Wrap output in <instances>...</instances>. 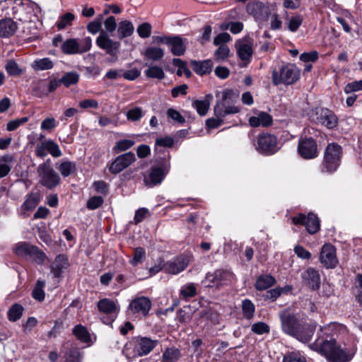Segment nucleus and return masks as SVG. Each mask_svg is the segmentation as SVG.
Here are the masks:
<instances>
[{"label": "nucleus", "mask_w": 362, "mask_h": 362, "mask_svg": "<svg viewBox=\"0 0 362 362\" xmlns=\"http://www.w3.org/2000/svg\"><path fill=\"white\" fill-rule=\"evenodd\" d=\"M69 266V261L65 255H57L51 266V273L53 274L54 278L62 277V274L68 269Z\"/></svg>", "instance_id": "a878e982"}, {"label": "nucleus", "mask_w": 362, "mask_h": 362, "mask_svg": "<svg viewBox=\"0 0 362 362\" xmlns=\"http://www.w3.org/2000/svg\"><path fill=\"white\" fill-rule=\"evenodd\" d=\"M145 259L146 252L144 249L141 247H138L134 249L133 257L129 260V263L133 267H136L139 264L144 262Z\"/></svg>", "instance_id": "8fccbe9b"}, {"label": "nucleus", "mask_w": 362, "mask_h": 362, "mask_svg": "<svg viewBox=\"0 0 362 362\" xmlns=\"http://www.w3.org/2000/svg\"><path fill=\"white\" fill-rule=\"evenodd\" d=\"M342 155L341 147L336 144H329L325 151L323 162L321 166L322 172L332 174L334 173L341 164Z\"/></svg>", "instance_id": "20e7f679"}, {"label": "nucleus", "mask_w": 362, "mask_h": 362, "mask_svg": "<svg viewBox=\"0 0 362 362\" xmlns=\"http://www.w3.org/2000/svg\"><path fill=\"white\" fill-rule=\"evenodd\" d=\"M190 64L193 71L199 76L210 74L213 66V62L210 59L204 61L191 60Z\"/></svg>", "instance_id": "bb28decb"}, {"label": "nucleus", "mask_w": 362, "mask_h": 362, "mask_svg": "<svg viewBox=\"0 0 362 362\" xmlns=\"http://www.w3.org/2000/svg\"><path fill=\"white\" fill-rule=\"evenodd\" d=\"M157 340H152L148 337H139L135 344L134 351L139 356L148 354L157 345Z\"/></svg>", "instance_id": "5701e85b"}, {"label": "nucleus", "mask_w": 362, "mask_h": 362, "mask_svg": "<svg viewBox=\"0 0 362 362\" xmlns=\"http://www.w3.org/2000/svg\"><path fill=\"white\" fill-rule=\"evenodd\" d=\"M74 19L75 16L72 13L67 12L59 17V19L56 23V26L58 30H63L66 27L71 25Z\"/></svg>", "instance_id": "c03bdc74"}, {"label": "nucleus", "mask_w": 362, "mask_h": 362, "mask_svg": "<svg viewBox=\"0 0 362 362\" xmlns=\"http://www.w3.org/2000/svg\"><path fill=\"white\" fill-rule=\"evenodd\" d=\"M272 117L265 112H260L257 116H252L249 119V124L253 127H257L259 126L268 127L272 124Z\"/></svg>", "instance_id": "cd10ccee"}, {"label": "nucleus", "mask_w": 362, "mask_h": 362, "mask_svg": "<svg viewBox=\"0 0 362 362\" xmlns=\"http://www.w3.org/2000/svg\"><path fill=\"white\" fill-rule=\"evenodd\" d=\"M129 136L132 139H120L117 141L113 147V151L115 153H119L131 148L136 143L134 139L139 136V135L131 134Z\"/></svg>", "instance_id": "f704fd0d"}, {"label": "nucleus", "mask_w": 362, "mask_h": 362, "mask_svg": "<svg viewBox=\"0 0 362 362\" xmlns=\"http://www.w3.org/2000/svg\"><path fill=\"white\" fill-rule=\"evenodd\" d=\"M145 75L148 78L163 79L165 77L163 69L158 66H150L146 71Z\"/></svg>", "instance_id": "603ef678"}, {"label": "nucleus", "mask_w": 362, "mask_h": 362, "mask_svg": "<svg viewBox=\"0 0 362 362\" xmlns=\"http://www.w3.org/2000/svg\"><path fill=\"white\" fill-rule=\"evenodd\" d=\"M255 146L258 153L264 156L273 155L279 150L276 136L268 133L259 134Z\"/></svg>", "instance_id": "0eeeda50"}, {"label": "nucleus", "mask_w": 362, "mask_h": 362, "mask_svg": "<svg viewBox=\"0 0 362 362\" xmlns=\"http://www.w3.org/2000/svg\"><path fill=\"white\" fill-rule=\"evenodd\" d=\"M276 283L275 279L271 275L259 276L255 283V288L258 291H263L272 286Z\"/></svg>", "instance_id": "e433bc0d"}, {"label": "nucleus", "mask_w": 362, "mask_h": 362, "mask_svg": "<svg viewBox=\"0 0 362 362\" xmlns=\"http://www.w3.org/2000/svg\"><path fill=\"white\" fill-rule=\"evenodd\" d=\"M11 160L12 158L8 156H4L0 158V178L6 177L11 171V166L6 163Z\"/></svg>", "instance_id": "13d9d810"}, {"label": "nucleus", "mask_w": 362, "mask_h": 362, "mask_svg": "<svg viewBox=\"0 0 362 362\" xmlns=\"http://www.w3.org/2000/svg\"><path fill=\"white\" fill-rule=\"evenodd\" d=\"M40 199L37 194H30L23 203V206L26 210H33L39 203Z\"/></svg>", "instance_id": "052dcab7"}, {"label": "nucleus", "mask_w": 362, "mask_h": 362, "mask_svg": "<svg viewBox=\"0 0 362 362\" xmlns=\"http://www.w3.org/2000/svg\"><path fill=\"white\" fill-rule=\"evenodd\" d=\"M279 319L283 332L293 337L295 330L300 322L288 310H284L279 313Z\"/></svg>", "instance_id": "f8f14e48"}, {"label": "nucleus", "mask_w": 362, "mask_h": 362, "mask_svg": "<svg viewBox=\"0 0 362 362\" xmlns=\"http://www.w3.org/2000/svg\"><path fill=\"white\" fill-rule=\"evenodd\" d=\"M145 57L152 61H159L164 56V50L158 47H149L145 50Z\"/></svg>", "instance_id": "37998d69"}, {"label": "nucleus", "mask_w": 362, "mask_h": 362, "mask_svg": "<svg viewBox=\"0 0 362 362\" xmlns=\"http://www.w3.org/2000/svg\"><path fill=\"white\" fill-rule=\"evenodd\" d=\"M233 273L226 269H218L213 272H208L206 274L203 283L206 284L208 287L216 286L217 288L223 285L229 284L233 279Z\"/></svg>", "instance_id": "1a4fd4ad"}, {"label": "nucleus", "mask_w": 362, "mask_h": 362, "mask_svg": "<svg viewBox=\"0 0 362 362\" xmlns=\"http://www.w3.org/2000/svg\"><path fill=\"white\" fill-rule=\"evenodd\" d=\"M174 143V139L169 136L157 138L154 146L155 158L160 159L165 158V153H168L170 156V152L165 148L173 147Z\"/></svg>", "instance_id": "4be33fe9"}, {"label": "nucleus", "mask_w": 362, "mask_h": 362, "mask_svg": "<svg viewBox=\"0 0 362 362\" xmlns=\"http://www.w3.org/2000/svg\"><path fill=\"white\" fill-rule=\"evenodd\" d=\"M103 203V198L100 196H94L90 197L86 204V206L90 210H95L99 208Z\"/></svg>", "instance_id": "338daca9"}, {"label": "nucleus", "mask_w": 362, "mask_h": 362, "mask_svg": "<svg viewBox=\"0 0 362 362\" xmlns=\"http://www.w3.org/2000/svg\"><path fill=\"white\" fill-rule=\"evenodd\" d=\"M284 19L286 22L288 30L292 33L296 32L303 21L302 15L295 13L289 16L287 11H286Z\"/></svg>", "instance_id": "7c9ffc66"}, {"label": "nucleus", "mask_w": 362, "mask_h": 362, "mask_svg": "<svg viewBox=\"0 0 362 362\" xmlns=\"http://www.w3.org/2000/svg\"><path fill=\"white\" fill-rule=\"evenodd\" d=\"M308 117L311 122L326 127L327 129L334 128L338 123V118L330 110L325 107H317L308 112Z\"/></svg>", "instance_id": "423d86ee"}, {"label": "nucleus", "mask_w": 362, "mask_h": 362, "mask_svg": "<svg viewBox=\"0 0 362 362\" xmlns=\"http://www.w3.org/2000/svg\"><path fill=\"white\" fill-rule=\"evenodd\" d=\"M213 99L211 94L206 95L202 100H195L192 102V107L197 110V113L201 115H205L210 107V103Z\"/></svg>", "instance_id": "c756f323"}, {"label": "nucleus", "mask_w": 362, "mask_h": 362, "mask_svg": "<svg viewBox=\"0 0 362 362\" xmlns=\"http://www.w3.org/2000/svg\"><path fill=\"white\" fill-rule=\"evenodd\" d=\"M18 27L12 19L5 18L0 20V37H9L16 31Z\"/></svg>", "instance_id": "c85d7f7f"}, {"label": "nucleus", "mask_w": 362, "mask_h": 362, "mask_svg": "<svg viewBox=\"0 0 362 362\" xmlns=\"http://www.w3.org/2000/svg\"><path fill=\"white\" fill-rule=\"evenodd\" d=\"M300 76V70L293 64L281 66L279 71L274 70L272 74V82L278 86L284 84L289 86L295 83Z\"/></svg>", "instance_id": "39448f33"}, {"label": "nucleus", "mask_w": 362, "mask_h": 362, "mask_svg": "<svg viewBox=\"0 0 362 362\" xmlns=\"http://www.w3.org/2000/svg\"><path fill=\"white\" fill-rule=\"evenodd\" d=\"M316 323L315 322H300L297 329L295 330L293 337L303 343L309 342L316 329Z\"/></svg>", "instance_id": "412c9836"}, {"label": "nucleus", "mask_w": 362, "mask_h": 362, "mask_svg": "<svg viewBox=\"0 0 362 362\" xmlns=\"http://www.w3.org/2000/svg\"><path fill=\"white\" fill-rule=\"evenodd\" d=\"M50 160L40 164L37 171L40 177V183L47 189H52L56 187L60 182L59 175L49 165Z\"/></svg>", "instance_id": "6e6552de"}, {"label": "nucleus", "mask_w": 362, "mask_h": 362, "mask_svg": "<svg viewBox=\"0 0 362 362\" xmlns=\"http://www.w3.org/2000/svg\"><path fill=\"white\" fill-rule=\"evenodd\" d=\"M73 334L83 343L90 342V335L87 328L81 325H77L73 328Z\"/></svg>", "instance_id": "4c0bfd02"}, {"label": "nucleus", "mask_w": 362, "mask_h": 362, "mask_svg": "<svg viewBox=\"0 0 362 362\" xmlns=\"http://www.w3.org/2000/svg\"><path fill=\"white\" fill-rule=\"evenodd\" d=\"M340 325L336 322H331L327 325L320 327L317 333V338L313 343L323 342L325 344H333L336 342L335 337L337 335Z\"/></svg>", "instance_id": "4468645a"}, {"label": "nucleus", "mask_w": 362, "mask_h": 362, "mask_svg": "<svg viewBox=\"0 0 362 362\" xmlns=\"http://www.w3.org/2000/svg\"><path fill=\"white\" fill-rule=\"evenodd\" d=\"M64 358V362H81L82 354L80 350L76 347H67Z\"/></svg>", "instance_id": "ea45409f"}, {"label": "nucleus", "mask_w": 362, "mask_h": 362, "mask_svg": "<svg viewBox=\"0 0 362 362\" xmlns=\"http://www.w3.org/2000/svg\"><path fill=\"white\" fill-rule=\"evenodd\" d=\"M180 293L183 299L187 300L197 294V288L193 283H189L181 287Z\"/></svg>", "instance_id": "de8ad7c7"}, {"label": "nucleus", "mask_w": 362, "mask_h": 362, "mask_svg": "<svg viewBox=\"0 0 362 362\" xmlns=\"http://www.w3.org/2000/svg\"><path fill=\"white\" fill-rule=\"evenodd\" d=\"M181 356L180 351L177 348H168L162 355L161 362H177Z\"/></svg>", "instance_id": "a19ab883"}, {"label": "nucleus", "mask_w": 362, "mask_h": 362, "mask_svg": "<svg viewBox=\"0 0 362 362\" xmlns=\"http://www.w3.org/2000/svg\"><path fill=\"white\" fill-rule=\"evenodd\" d=\"M238 98V94L233 90L226 89L222 92L221 99L218 100L214 107L216 117H224L230 114H235L240 108L234 105Z\"/></svg>", "instance_id": "7ed1b4c3"}, {"label": "nucleus", "mask_w": 362, "mask_h": 362, "mask_svg": "<svg viewBox=\"0 0 362 362\" xmlns=\"http://www.w3.org/2000/svg\"><path fill=\"white\" fill-rule=\"evenodd\" d=\"M31 67L35 71H47L54 67V63L48 57L37 59L33 62Z\"/></svg>", "instance_id": "72a5a7b5"}, {"label": "nucleus", "mask_w": 362, "mask_h": 362, "mask_svg": "<svg viewBox=\"0 0 362 362\" xmlns=\"http://www.w3.org/2000/svg\"><path fill=\"white\" fill-rule=\"evenodd\" d=\"M144 115V112L140 107H134L126 113L127 119L132 122L139 121Z\"/></svg>", "instance_id": "5fc2aeb1"}, {"label": "nucleus", "mask_w": 362, "mask_h": 362, "mask_svg": "<svg viewBox=\"0 0 362 362\" xmlns=\"http://www.w3.org/2000/svg\"><path fill=\"white\" fill-rule=\"evenodd\" d=\"M45 286V282L41 280H37L35 286L33 290V298L38 301H42L45 299V293L43 290Z\"/></svg>", "instance_id": "3c124183"}, {"label": "nucleus", "mask_w": 362, "mask_h": 362, "mask_svg": "<svg viewBox=\"0 0 362 362\" xmlns=\"http://www.w3.org/2000/svg\"><path fill=\"white\" fill-rule=\"evenodd\" d=\"M46 144L48 153H49L52 156L58 158L62 156V151L60 150L59 145L55 141L52 139H47Z\"/></svg>", "instance_id": "6e6d98bb"}, {"label": "nucleus", "mask_w": 362, "mask_h": 362, "mask_svg": "<svg viewBox=\"0 0 362 362\" xmlns=\"http://www.w3.org/2000/svg\"><path fill=\"white\" fill-rule=\"evenodd\" d=\"M292 223L295 226H305L306 230L310 234H315L320 230V221L317 216L310 213L308 216L304 214H298L292 217Z\"/></svg>", "instance_id": "9d476101"}, {"label": "nucleus", "mask_w": 362, "mask_h": 362, "mask_svg": "<svg viewBox=\"0 0 362 362\" xmlns=\"http://www.w3.org/2000/svg\"><path fill=\"white\" fill-rule=\"evenodd\" d=\"M187 40L181 37L180 35H170L168 46L174 56H182L186 51Z\"/></svg>", "instance_id": "393cba45"}, {"label": "nucleus", "mask_w": 362, "mask_h": 362, "mask_svg": "<svg viewBox=\"0 0 362 362\" xmlns=\"http://www.w3.org/2000/svg\"><path fill=\"white\" fill-rule=\"evenodd\" d=\"M78 45L77 38H69L63 42L61 49L66 54H78Z\"/></svg>", "instance_id": "c9c22d12"}, {"label": "nucleus", "mask_w": 362, "mask_h": 362, "mask_svg": "<svg viewBox=\"0 0 362 362\" xmlns=\"http://www.w3.org/2000/svg\"><path fill=\"white\" fill-rule=\"evenodd\" d=\"M359 90H362V80L349 83L344 87V92L346 94H350L353 92Z\"/></svg>", "instance_id": "774afa93"}, {"label": "nucleus", "mask_w": 362, "mask_h": 362, "mask_svg": "<svg viewBox=\"0 0 362 362\" xmlns=\"http://www.w3.org/2000/svg\"><path fill=\"white\" fill-rule=\"evenodd\" d=\"M221 28L223 30L229 29L233 34H238L243 29V24L241 22H230L223 24Z\"/></svg>", "instance_id": "e2e57ef3"}, {"label": "nucleus", "mask_w": 362, "mask_h": 362, "mask_svg": "<svg viewBox=\"0 0 362 362\" xmlns=\"http://www.w3.org/2000/svg\"><path fill=\"white\" fill-rule=\"evenodd\" d=\"M171 156L165 153V158H155L156 166L151 168L149 174L144 177V183L146 186L153 187L160 185L168 174L170 170Z\"/></svg>", "instance_id": "f03ea898"}, {"label": "nucleus", "mask_w": 362, "mask_h": 362, "mask_svg": "<svg viewBox=\"0 0 362 362\" xmlns=\"http://www.w3.org/2000/svg\"><path fill=\"white\" fill-rule=\"evenodd\" d=\"M151 308V300L145 296H139L130 302L128 306V312L129 314L146 317L148 314Z\"/></svg>", "instance_id": "2eb2a0df"}, {"label": "nucleus", "mask_w": 362, "mask_h": 362, "mask_svg": "<svg viewBox=\"0 0 362 362\" xmlns=\"http://www.w3.org/2000/svg\"><path fill=\"white\" fill-rule=\"evenodd\" d=\"M230 53V49L226 45H221L214 54L215 59L218 62L226 59Z\"/></svg>", "instance_id": "bf43d9fd"}, {"label": "nucleus", "mask_w": 362, "mask_h": 362, "mask_svg": "<svg viewBox=\"0 0 362 362\" xmlns=\"http://www.w3.org/2000/svg\"><path fill=\"white\" fill-rule=\"evenodd\" d=\"M23 307L18 304L14 303L8 310V318L11 322H16L19 320L23 312Z\"/></svg>", "instance_id": "a18cd8bd"}, {"label": "nucleus", "mask_w": 362, "mask_h": 362, "mask_svg": "<svg viewBox=\"0 0 362 362\" xmlns=\"http://www.w3.org/2000/svg\"><path fill=\"white\" fill-rule=\"evenodd\" d=\"M5 69L8 75L18 76L22 74V69L14 60H9L5 65Z\"/></svg>", "instance_id": "864d4df0"}, {"label": "nucleus", "mask_w": 362, "mask_h": 362, "mask_svg": "<svg viewBox=\"0 0 362 362\" xmlns=\"http://www.w3.org/2000/svg\"><path fill=\"white\" fill-rule=\"evenodd\" d=\"M134 30V27L129 21H122L119 22L117 28L118 37L122 40L131 36Z\"/></svg>", "instance_id": "473e14b6"}, {"label": "nucleus", "mask_w": 362, "mask_h": 362, "mask_svg": "<svg viewBox=\"0 0 362 362\" xmlns=\"http://www.w3.org/2000/svg\"><path fill=\"white\" fill-rule=\"evenodd\" d=\"M58 169L62 175L66 177L76 171V165L74 162L64 161L59 165Z\"/></svg>", "instance_id": "09e8293b"}, {"label": "nucleus", "mask_w": 362, "mask_h": 362, "mask_svg": "<svg viewBox=\"0 0 362 362\" xmlns=\"http://www.w3.org/2000/svg\"><path fill=\"white\" fill-rule=\"evenodd\" d=\"M97 306L100 312L108 315L107 321H104L106 325L111 324L117 318L119 312V305L117 301L110 298L100 299Z\"/></svg>", "instance_id": "9b49d317"}, {"label": "nucleus", "mask_w": 362, "mask_h": 362, "mask_svg": "<svg viewBox=\"0 0 362 362\" xmlns=\"http://www.w3.org/2000/svg\"><path fill=\"white\" fill-rule=\"evenodd\" d=\"M303 283L312 291H317L320 288L321 278L319 271L308 267L301 273Z\"/></svg>", "instance_id": "aec40b11"}, {"label": "nucleus", "mask_w": 362, "mask_h": 362, "mask_svg": "<svg viewBox=\"0 0 362 362\" xmlns=\"http://www.w3.org/2000/svg\"><path fill=\"white\" fill-rule=\"evenodd\" d=\"M137 33L141 38H147L151 33V25L148 23H143L137 28Z\"/></svg>", "instance_id": "0e129e2a"}, {"label": "nucleus", "mask_w": 362, "mask_h": 362, "mask_svg": "<svg viewBox=\"0 0 362 362\" xmlns=\"http://www.w3.org/2000/svg\"><path fill=\"white\" fill-rule=\"evenodd\" d=\"M96 45L106 52L107 54L117 57L119 52L121 44L118 41H115L110 38L105 32L100 33L95 40Z\"/></svg>", "instance_id": "ddd939ff"}, {"label": "nucleus", "mask_w": 362, "mask_h": 362, "mask_svg": "<svg viewBox=\"0 0 362 362\" xmlns=\"http://www.w3.org/2000/svg\"><path fill=\"white\" fill-rule=\"evenodd\" d=\"M322 344L323 342L312 343L309 348L325 356L330 362H349L356 352L354 344H338L337 342Z\"/></svg>", "instance_id": "f257e3e1"}, {"label": "nucleus", "mask_w": 362, "mask_h": 362, "mask_svg": "<svg viewBox=\"0 0 362 362\" xmlns=\"http://www.w3.org/2000/svg\"><path fill=\"white\" fill-rule=\"evenodd\" d=\"M298 151L305 159H313L318 156L316 141L312 138H301L298 142Z\"/></svg>", "instance_id": "f3484780"}, {"label": "nucleus", "mask_w": 362, "mask_h": 362, "mask_svg": "<svg viewBox=\"0 0 362 362\" xmlns=\"http://www.w3.org/2000/svg\"><path fill=\"white\" fill-rule=\"evenodd\" d=\"M57 124L58 122L54 117H47L41 122L40 129L42 131H51L54 129Z\"/></svg>", "instance_id": "69168bd1"}, {"label": "nucleus", "mask_w": 362, "mask_h": 362, "mask_svg": "<svg viewBox=\"0 0 362 362\" xmlns=\"http://www.w3.org/2000/svg\"><path fill=\"white\" fill-rule=\"evenodd\" d=\"M246 10L256 21L259 22L267 21L271 14L269 7L260 1H252L249 3L246 6Z\"/></svg>", "instance_id": "dca6fc26"}, {"label": "nucleus", "mask_w": 362, "mask_h": 362, "mask_svg": "<svg viewBox=\"0 0 362 362\" xmlns=\"http://www.w3.org/2000/svg\"><path fill=\"white\" fill-rule=\"evenodd\" d=\"M238 55L243 61L250 62L253 53L250 45L245 42H240L236 45Z\"/></svg>", "instance_id": "2f4dec72"}, {"label": "nucleus", "mask_w": 362, "mask_h": 362, "mask_svg": "<svg viewBox=\"0 0 362 362\" xmlns=\"http://www.w3.org/2000/svg\"><path fill=\"white\" fill-rule=\"evenodd\" d=\"M79 80V74L76 71L67 72L63 75L61 78L60 81L62 84L68 88L71 85H74L78 83Z\"/></svg>", "instance_id": "49530a36"}, {"label": "nucleus", "mask_w": 362, "mask_h": 362, "mask_svg": "<svg viewBox=\"0 0 362 362\" xmlns=\"http://www.w3.org/2000/svg\"><path fill=\"white\" fill-rule=\"evenodd\" d=\"M33 245L26 242H21L16 245L14 252L19 257L28 258L33 250Z\"/></svg>", "instance_id": "58836bf2"}, {"label": "nucleus", "mask_w": 362, "mask_h": 362, "mask_svg": "<svg viewBox=\"0 0 362 362\" xmlns=\"http://www.w3.org/2000/svg\"><path fill=\"white\" fill-rule=\"evenodd\" d=\"M136 160L135 154L131 151L121 154L111 163L109 170L112 174H118Z\"/></svg>", "instance_id": "a211bd4d"}, {"label": "nucleus", "mask_w": 362, "mask_h": 362, "mask_svg": "<svg viewBox=\"0 0 362 362\" xmlns=\"http://www.w3.org/2000/svg\"><path fill=\"white\" fill-rule=\"evenodd\" d=\"M252 332L257 334H264L269 332L270 329L267 324L263 322L254 323L251 327Z\"/></svg>", "instance_id": "680f3d73"}, {"label": "nucleus", "mask_w": 362, "mask_h": 362, "mask_svg": "<svg viewBox=\"0 0 362 362\" xmlns=\"http://www.w3.org/2000/svg\"><path fill=\"white\" fill-rule=\"evenodd\" d=\"M320 263L327 269L335 268L338 264L336 249L331 244H325L320 256Z\"/></svg>", "instance_id": "6ab92c4d"}, {"label": "nucleus", "mask_w": 362, "mask_h": 362, "mask_svg": "<svg viewBox=\"0 0 362 362\" xmlns=\"http://www.w3.org/2000/svg\"><path fill=\"white\" fill-rule=\"evenodd\" d=\"M241 308L244 318L249 320H252L255 312V304L249 299H244L242 300Z\"/></svg>", "instance_id": "79ce46f5"}, {"label": "nucleus", "mask_w": 362, "mask_h": 362, "mask_svg": "<svg viewBox=\"0 0 362 362\" xmlns=\"http://www.w3.org/2000/svg\"><path fill=\"white\" fill-rule=\"evenodd\" d=\"M78 54L88 52L92 47V39L90 37H85L81 40L78 39Z\"/></svg>", "instance_id": "4d7b16f0"}, {"label": "nucleus", "mask_w": 362, "mask_h": 362, "mask_svg": "<svg viewBox=\"0 0 362 362\" xmlns=\"http://www.w3.org/2000/svg\"><path fill=\"white\" fill-rule=\"evenodd\" d=\"M187 264V259L183 256H179L165 263L164 270L169 274H177L182 272Z\"/></svg>", "instance_id": "b1692460"}]
</instances>
